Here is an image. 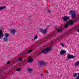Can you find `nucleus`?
Returning a JSON list of instances; mask_svg holds the SVG:
<instances>
[{
  "label": "nucleus",
  "instance_id": "nucleus-8",
  "mask_svg": "<svg viewBox=\"0 0 79 79\" xmlns=\"http://www.w3.org/2000/svg\"><path fill=\"white\" fill-rule=\"evenodd\" d=\"M4 36V35L3 33V31L2 30H0V39L3 38V37Z\"/></svg>",
  "mask_w": 79,
  "mask_h": 79
},
{
  "label": "nucleus",
  "instance_id": "nucleus-31",
  "mask_svg": "<svg viewBox=\"0 0 79 79\" xmlns=\"http://www.w3.org/2000/svg\"><path fill=\"white\" fill-rule=\"evenodd\" d=\"M48 12H49V13H51V10H48Z\"/></svg>",
  "mask_w": 79,
  "mask_h": 79
},
{
  "label": "nucleus",
  "instance_id": "nucleus-34",
  "mask_svg": "<svg viewBox=\"0 0 79 79\" xmlns=\"http://www.w3.org/2000/svg\"><path fill=\"white\" fill-rule=\"evenodd\" d=\"M41 76H44V75H43V74H42V73L41 74Z\"/></svg>",
  "mask_w": 79,
  "mask_h": 79
},
{
  "label": "nucleus",
  "instance_id": "nucleus-7",
  "mask_svg": "<svg viewBox=\"0 0 79 79\" xmlns=\"http://www.w3.org/2000/svg\"><path fill=\"white\" fill-rule=\"evenodd\" d=\"M77 20H75V21H73L71 20H70L68 22V23L69 24H73L74 23V22H76Z\"/></svg>",
  "mask_w": 79,
  "mask_h": 79
},
{
  "label": "nucleus",
  "instance_id": "nucleus-24",
  "mask_svg": "<svg viewBox=\"0 0 79 79\" xmlns=\"http://www.w3.org/2000/svg\"><path fill=\"white\" fill-rule=\"evenodd\" d=\"M21 68H19V69H16V71H21Z\"/></svg>",
  "mask_w": 79,
  "mask_h": 79
},
{
  "label": "nucleus",
  "instance_id": "nucleus-28",
  "mask_svg": "<svg viewBox=\"0 0 79 79\" xmlns=\"http://www.w3.org/2000/svg\"><path fill=\"white\" fill-rule=\"evenodd\" d=\"M32 51V50H30L27 52V53H31V52Z\"/></svg>",
  "mask_w": 79,
  "mask_h": 79
},
{
  "label": "nucleus",
  "instance_id": "nucleus-21",
  "mask_svg": "<svg viewBox=\"0 0 79 79\" xmlns=\"http://www.w3.org/2000/svg\"><path fill=\"white\" fill-rule=\"evenodd\" d=\"M69 26V24L68 23L67 24H65L64 27L65 28H66V27H68Z\"/></svg>",
  "mask_w": 79,
  "mask_h": 79
},
{
  "label": "nucleus",
  "instance_id": "nucleus-14",
  "mask_svg": "<svg viewBox=\"0 0 79 79\" xmlns=\"http://www.w3.org/2000/svg\"><path fill=\"white\" fill-rule=\"evenodd\" d=\"M54 29H56L57 32H60V29L57 28L56 27H55L54 28Z\"/></svg>",
  "mask_w": 79,
  "mask_h": 79
},
{
  "label": "nucleus",
  "instance_id": "nucleus-17",
  "mask_svg": "<svg viewBox=\"0 0 79 79\" xmlns=\"http://www.w3.org/2000/svg\"><path fill=\"white\" fill-rule=\"evenodd\" d=\"M6 7V6H4L3 7L2 6H0V10H3L4 8Z\"/></svg>",
  "mask_w": 79,
  "mask_h": 79
},
{
  "label": "nucleus",
  "instance_id": "nucleus-2",
  "mask_svg": "<svg viewBox=\"0 0 79 79\" xmlns=\"http://www.w3.org/2000/svg\"><path fill=\"white\" fill-rule=\"evenodd\" d=\"M52 48V46L49 47V48H47L46 49L43 50L42 52H41V53H44V54H47V52H50Z\"/></svg>",
  "mask_w": 79,
  "mask_h": 79
},
{
  "label": "nucleus",
  "instance_id": "nucleus-29",
  "mask_svg": "<svg viewBox=\"0 0 79 79\" xmlns=\"http://www.w3.org/2000/svg\"><path fill=\"white\" fill-rule=\"evenodd\" d=\"M23 61V59H21V58H19V60H18V61Z\"/></svg>",
  "mask_w": 79,
  "mask_h": 79
},
{
  "label": "nucleus",
  "instance_id": "nucleus-10",
  "mask_svg": "<svg viewBox=\"0 0 79 79\" xmlns=\"http://www.w3.org/2000/svg\"><path fill=\"white\" fill-rule=\"evenodd\" d=\"M65 53H66V51L65 50H62L60 52V54L61 55H63L64 54H65Z\"/></svg>",
  "mask_w": 79,
  "mask_h": 79
},
{
  "label": "nucleus",
  "instance_id": "nucleus-35",
  "mask_svg": "<svg viewBox=\"0 0 79 79\" xmlns=\"http://www.w3.org/2000/svg\"><path fill=\"white\" fill-rule=\"evenodd\" d=\"M38 55H40V53H38Z\"/></svg>",
  "mask_w": 79,
  "mask_h": 79
},
{
  "label": "nucleus",
  "instance_id": "nucleus-18",
  "mask_svg": "<svg viewBox=\"0 0 79 79\" xmlns=\"http://www.w3.org/2000/svg\"><path fill=\"white\" fill-rule=\"evenodd\" d=\"M4 35L5 36V37H9V34L8 33H5Z\"/></svg>",
  "mask_w": 79,
  "mask_h": 79
},
{
  "label": "nucleus",
  "instance_id": "nucleus-32",
  "mask_svg": "<svg viewBox=\"0 0 79 79\" xmlns=\"http://www.w3.org/2000/svg\"><path fill=\"white\" fill-rule=\"evenodd\" d=\"M77 31L78 32H79V29H77Z\"/></svg>",
  "mask_w": 79,
  "mask_h": 79
},
{
  "label": "nucleus",
  "instance_id": "nucleus-30",
  "mask_svg": "<svg viewBox=\"0 0 79 79\" xmlns=\"http://www.w3.org/2000/svg\"><path fill=\"white\" fill-rule=\"evenodd\" d=\"M48 37L50 38V37H53V35H49L48 36Z\"/></svg>",
  "mask_w": 79,
  "mask_h": 79
},
{
  "label": "nucleus",
  "instance_id": "nucleus-3",
  "mask_svg": "<svg viewBox=\"0 0 79 79\" xmlns=\"http://www.w3.org/2000/svg\"><path fill=\"white\" fill-rule=\"evenodd\" d=\"M75 56H74L73 55H71L70 54H69L67 56V58L68 59H67V60H69V59H73L75 58Z\"/></svg>",
  "mask_w": 79,
  "mask_h": 79
},
{
  "label": "nucleus",
  "instance_id": "nucleus-33",
  "mask_svg": "<svg viewBox=\"0 0 79 79\" xmlns=\"http://www.w3.org/2000/svg\"><path fill=\"white\" fill-rule=\"evenodd\" d=\"M39 53H37V54H36V55H37V56H38V55H39Z\"/></svg>",
  "mask_w": 79,
  "mask_h": 79
},
{
  "label": "nucleus",
  "instance_id": "nucleus-16",
  "mask_svg": "<svg viewBox=\"0 0 79 79\" xmlns=\"http://www.w3.org/2000/svg\"><path fill=\"white\" fill-rule=\"evenodd\" d=\"M77 74H78V73H74L73 74V76L74 77H77Z\"/></svg>",
  "mask_w": 79,
  "mask_h": 79
},
{
  "label": "nucleus",
  "instance_id": "nucleus-15",
  "mask_svg": "<svg viewBox=\"0 0 79 79\" xmlns=\"http://www.w3.org/2000/svg\"><path fill=\"white\" fill-rule=\"evenodd\" d=\"M27 70L29 72H31V71H33V69L32 68L31 69L30 68H28L27 69Z\"/></svg>",
  "mask_w": 79,
  "mask_h": 79
},
{
  "label": "nucleus",
  "instance_id": "nucleus-26",
  "mask_svg": "<svg viewBox=\"0 0 79 79\" xmlns=\"http://www.w3.org/2000/svg\"><path fill=\"white\" fill-rule=\"evenodd\" d=\"M60 44L62 47H64V44L62 43H60Z\"/></svg>",
  "mask_w": 79,
  "mask_h": 79
},
{
  "label": "nucleus",
  "instance_id": "nucleus-36",
  "mask_svg": "<svg viewBox=\"0 0 79 79\" xmlns=\"http://www.w3.org/2000/svg\"><path fill=\"white\" fill-rule=\"evenodd\" d=\"M47 73H48V72H47Z\"/></svg>",
  "mask_w": 79,
  "mask_h": 79
},
{
  "label": "nucleus",
  "instance_id": "nucleus-12",
  "mask_svg": "<svg viewBox=\"0 0 79 79\" xmlns=\"http://www.w3.org/2000/svg\"><path fill=\"white\" fill-rule=\"evenodd\" d=\"M74 64L75 66H79V61H77Z\"/></svg>",
  "mask_w": 79,
  "mask_h": 79
},
{
  "label": "nucleus",
  "instance_id": "nucleus-11",
  "mask_svg": "<svg viewBox=\"0 0 79 79\" xmlns=\"http://www.w3.org/2000/svg\"><path fill=\"white\" fill-rule=\"evenodd\" d=\"M69 14L70 15H73V14H75V11L74 10H71L70 11V12H69Z\"/></svg>",
  "mask_w": 79,
  "mask_h": 79
},
{
  "label": "nucleus",
  "instance_id": "nucleus-38",
  "mask_svg": "<svg viewBox=\"0 0 79 79\" xmlns=\"http://www.w3.org/2000/svg\"><path fill=\"white\" fill-rule=\"evenodd\" d=\"M55 34H56V33H55Z\"/></svg>",
  "mask_w": 79,
  "mask_h": 79
},
{
  "label": "nucleus",
  "instance_id": "nucleus-1",
  "mask_svg": "<svg viewBox=\"0 0 79 79\" xmlns=\"http://www.w3.org/2000/svg\"><path fill=\"white\" fill-rule=\"evenodd\" d=\"M77 29V27H73L71 29L69 30L68 32H65L64 34L62 35L61 37H64L65 36V35H70V34H72L73 32V31H76Z\"/></svg>",
  "mask_w": 79,
  "mask_h": 79
},
{
  "label": "nucleus",
  "instance_id": "nucleus-19",
  "mask_svg": "<svg viewBox=\"0 0 79 79\" xmlns=\"http://www.w3.org/2000/svg\"><path fill=\"white\" fill-rule=\"evenodd\" d=\"M64 31V28H62L61 29H60V32H63V31Z\"/></svg>",
  "mask_w": 79,
  "mask_h": 79
},
{
  "label": "nucleus",
  "instance_id": "nucleus-25",
  "mask_svg": "<svg viewBox=\"0 0 79 79\" xmlns=\"http://www.w3.org/2000/svg\"><path fill=\"white\" fill-rule=\"evenodd\" d=\"M78 74V76L76 77V79H79V73H77Z\"/></svg>",
  "mask_w": 79,
  "mask_h": 79
},
{
  "label": "nucleus",
  "instance_id": "nucleus-13",
  "mask_svg": "<svg viewBox=\"0 0 79 79\" xmlns=\"http://www.w3.org/2000/svg\"><path fill=\"white\" fill-rule=\"evenodd\" d=\"M71 16L72 18L73 19L76 18V15L75 14H73Z\"/></svg>",
  "mask_w": 79,
  "mask_h": 79
},
{
  "label": "nucleus",
  "instance_id": "nucleus-37",
  "mask_svg": "<svg viewBox=\"0 0 79 79\" xmlns=\"http://www.w3.org/2000/svg\"><path fill=\"white\" fill-rule=\"evenodd\" d=\"M59 39V38H57V39Z\"/></svg>",
  "mask_w": 79,
  "mask_h": 79
},
{
  "label": "nucleus",
  "instance_id": "nucleus-4",
  "mask_svg": "<svg viewBox=\"0 0 79 79\" xmlns=\"http://www.w3.org/2000/svg\"><path fill=\"white\" fill-rule=\"evenodd\" d=\"M39 63L40 64V66H45L47 65L46 63L45 62V61H39Z\"/></svg>",
  "mask_w": 79,
  "mask_h": 79
},
{
  "label": "nucleus",
  "instance_id": "nucleus-5",
  "mask_svg": "<svg viewBox=\"0 0 79 79\" xmlns=\"http://www.w3.org/2000/svg\"><path fill=\"white\" fill-rule=\"evenodd\" d=\"M40 32H42V33H43L44 34H46V32H47V29H46L44 30L43 29V28H41L40 29Z\"/></svg>",
  "mask_w": 79,
  "mask_h": 79
},
{
  "label": "nucleus",
  "instance_id": "nucleus-20",
  "mask_svg": "<svg viewBox=\"0 0 79 79\" xmlns=\"http://www.w3.org/2000/svg\"><path fill=\"white\" fill-rule=\"evenodd\" d=\"M33 60H34V59H31L29 60L28 62L29 63H31L32 62Z\"/></svg>",
  "mask_w": 79,
  "mask_h": 79
},
{
  "label": "nucleus",
  "instance_id": "nucleus-9",
  "mask_svg": "<svg viewBox=\"0 0 79 79\" xmlns=\"http://www.w3.org/2000/svg\"><path fill=\"white\" fill-rule=\"evenodd\" d=\"M10 32L13 35H15V33L16 32V31L15 29H13L11 30Z\"/></svg>",
  "mask_w": 79,
  "mask_h": 79
},
{
  "label": "nucleus",
  "instance_id": "nucleus-22",
  "mask_svg": "<svg viewBox=\"0 0 79 79\" xmlns=\"http://www.w3.org/2000/svg\"><path fill=\"white\" fill-rule=\"evenodd\" d=\"M7 40H8V39H7V37H4V41L6 42V41H7Z\"/></svg>",
  "mask_w": 79,
  "mask_h": 79
},
{
  "label": "nucleus",
  "instance_id": "nucleus-27",
  "mask_svg": "<svg viewBox=\"0 0 79 79\" xmlns=\"http://www.w3.org/2000/svg\"><path fill=\"white\" fill-rule=\"evenodd\" d=\"M11 63V61L9 60V61H8L7 63H6V64H10V63Z\"/></svg>",
  "mask_w": 79,
  "mask_h": 79
},
{
  "label": "nucleus",
  "instance_id": "nucleus-6",
  "mask_svg": "<svg viewBox=\"0 0 79 79\" xmlns=\"http://www.w3.org/2000/svg\"><path fill=\"white\" fill-rule=\"evenodd\" d=\"M69 19V17L64 16L62 18L64 21L65 22L67 21L68 19Z\"/></svg>",
  "mask_w": 79,
  "mask_h": 79
},
{
  "label": "nucleus",
  "instance_id": "nucleus-23",
  "mask_svg": "<svg viewBox=\"0 0 79 79\" xmlns=\"http://www.w3.org/2000/svg\"><path fill=\"white\" fill-rule=\"evenodd\" d=\"M37 35H36L34 37V39L35 40V39H37V38H38V37H37Z\"/></svg>",
  "mask_w": 79,
  "mask_h": 79
}]
</instances>
